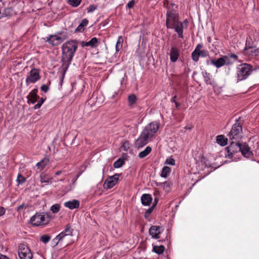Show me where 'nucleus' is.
<instances>
[{
	"label": "nucleus",
	"mask_w": 259,
	"mask_h": 259,
	"mask_svg": "<svg viewBox=\"0 0 259 259\" xmlns=\"http://www.w3.org/2000/svg\"><path fill=\"white\" fill-rule=\"evenodd\" d=\"M166 27L167 29H174L180 38H183L184 26L182 22L180 21L179 13L176 10L167 7L166 14Z\"/></svg>",
	"instance_id": "1"
},
{
	"label": "nucleus",
	"mask_w": 259,
	"mask_h": 259,
	"mask_svg": "<svg viewBox=\"0 0 259 259\" xmlns=\"http://www.w3.org/2000/svg\"><path fill=\"white\" fill-rule=\"evenodd\" d=\"M77 48L78 42L75 40H69L62 45L61 59L62 65L70 66Z\"/></svg>",
	"instance_id": "2"
},
{
	"label": "nucleus",
	"mask_w": 259,
	"mask_h": 259,
	"mask_svg": "<svg viewBox=\"0 0 259 259\" xmlns=\"http://www.w3.org/2000/svg\"><path fill=\"white\" fill-rule=\"evenodd\" d=\"M73 229L69 225H67L65 229L53 239V242L56 245H68L73 242L71 237L73 236Z\"/></svg>",
	"instance_id": "3"
},
{
	"label": "nucleus",
	"mask_w": 259,
	"mask_h": 259,
	"mask_svg": "<svg viewBox=\"0 0 259 259\" xmlns=\"http://www.w3.org/2000/svg\"><path fill=\"white\" fill-rule=\"evenodd\" d=\"M50 215L45 212L36 213L30 219V223L33 226H45L50 221Z\"/></svg>",
	"instance_id": "4"
},
{
	"label": "nucleus",
	"mask_w": 259,
	"mask_h": 259,
	"mask_svg": "<svg viewBox=\"0 0 259 259\" xmlns=\"http://www.w3.org/2000/svg\"><path fill=\"white\" fill-rule=\"evenodd\" d=\"M252 69V66L247 63L239 65L237 68V82L247 78L251 73Z\"/></svg>",
	"instance_id": "5"
},
{
	"label": "nucleus",
	"mask_w": 259,
	"mask_h": 259,
	"mask_svg": "<svg viewBox=\"0 0 259 259\" xmlns=\"http://www.w3.org/2000/svg\"><path fill=\"white\" fill-rule=\"evenodd\" d=\"M243 122L241 117H239L236 119L231 131L228 134V137L230 140L237 139L239 137V135L242 131Z\"/></svg>",
	"instance_id": "6"
},
{
	"label": "nucleus",
	"mask_w": 259,
	"mask_h": 259,
	"mask_svg": "<svg viewBox=\"0 0 259 259\" xmlns=\"http://www.w3.org/2000/svg\"><path fill=\"white\" fill-rule=\"evenodd\" d=\"M159 128V124L156 121L151 122L145 126L142 133H144L145 135L149 139H151L157 132Z\"/></svg>",
	"instance_id": "7"
},
{
	"label": "nucleus",
	"mask_w": 259,
	"mask_h": 259,
	"mask_svg": "<svg viewBox=\"0 0 259 259\" xmlns=\"http://www.w3.org/2000/svg\"><path fill=\"white\" fill-rule=\"evenodd\" d=\"M159 128V124L156 121L151 122L145 126L142 133H144L145 135L149 139H151L157 132Z\"/></svg>",
	"instance_id": "8"
},
{
	"label": "nucleus",
	"mask_w": 259,
	"mask_h": 259,
	"mask_svg": "<svg viewBox=\"0 0 259 259\" xmlns=\"http://www.w3.org/2000/svg\"><path fill=\"white\" fill-rule=\"evenodd\" d=\"M18 253L20 259H32V253L26 244L21 243L19 245Z\"/></svg>",
	"instance_id": "9"
},
{
	"label": "nucleus",
	"mask_w": 259,
	"mask_h": 259,
	"mask_svg": "<svg viewBox=\"0 0 259 259\" xmlns=\"http://www.w3.org/2000/svg\"><path fill=\"white\" fill-rule=\"evenodd\" d=\"M203 47L202 44H198L195 48V50L192 53V59L195 62L199 61V57H206L208 56L207 51L205 50H201Z\"/></svg>",
	"instance_id": "10"
},
{
	"label": "nucleus",
	"mask_w": 259,
	"mask_h": 259,
	"mask_svg": "<svg viewBox=\"0 0 259 259\" xmlns=\"http://www.w3.org/2000/svg\"><path fill=\"white\" fill-rule=\"evenodd\" d=\"M239 150H240V143L232 142L229 146L225 148L224 152L225 157L232 158L235 153L239 152Z\"/></svg>",
	"instance_id": "11"
},
{
	"label": "nucleus",
	"mask_w": 259,
	"mask_h": 259,
	"mask_svg": "<svg viewBox=\"0 0 259 259\" xmlns=\"http://www.w3.org/2000/svg\"><path fill=\"white\" fill-rule=\"evenodd\" d=\"M40 79V70L38 69L33 68L29 72L26 78V84L28 85L30 83H34Z\"/></svg>",
	"instance_id": "12"
},
{
	"label": "nucleus",
	"mask_w": 259,
	"mask_h": 259,
	"mask_svg": "<svg viewBox=\"0 0 259 259\" xmlns=\"http://www.w3.org/2000/svg\"><path fill=\"white\" fill-rule=\"evenodd\" d=\"M231 63L229 60V57L228 56L224 55L217 60L212 58L210 59V64L217 68H219L225 65H229Z\"/></svg>",
	"instance_id": "13"
},
{
	"label": "nucleus",
	"mask_w": 259,
	"mask_h": 259,
	"mask_svg": "<svg viewBox=\"0 0 259 259\" xmlns=\"http://www.w3.org/2000/svg\"><path fill=\"white\" fill-rule=\"evenodd\" d=\"M121 174H116L106 179L104 183V188L110 189L114 187L119 180Z\"/></svg>",
	"instance_id": "14"
},
{
	"label": "nucleus",
	"mask_w": 259,
	"mask_h": 259,
	"mask_svg": "<svg viewBox=\"0 0 259 259\" xmlns=\"http://www.w3.org/2000/svg\"><path fill=\"white\" fill-rule=\"evenodd\" d=\"M150 139L145 135L144 133H141L138 139L135 142V147L138 149L145 146Z\"/></svg>",
	"instance_id": "15"
},
{
	"label": "nucleus",
	"mask_w": 259,
	"mask_h": 259,
	"mask_svg": "<svg viewBox=\"0 0 259 259\" xmlns=\"http://www.w3.org/2000/svg\"><path fill=\"white\" fill-rule=\"evenodd\" d=\"M242 155L246 158H251L253 156V153L250 148L246 143H240V150Z\"/></svg>",
	"instance_id": "16"
},
{
	"label": "nucleus",
	"mask_w": 259,
	"mask_h": 259,
	"mask_svg": "<svg viewBox=\"0 0 259 259\" xmlns=\"http://www.w3.org/2000/svg\"><path fill=\"white\" fill-rule=\"evenodd\" d=\"M63 40L62 38L57 35H50L47 37V41L53 46L59 45Z\"/></svg>",
	"instance_id": "17"
},
{
	"label": "nucleus",
	"mask_w": 259,
	"mask_h": 259,
	"mask_svg": "<svg viewBox=\"0 0 259 259\" xmlns=\"http://www.w3.org/2000/svg\"><path fill=\"white\" fill-rule=\"evenodd\" d=\"M99 45L98 39L95 37L92 38L89 41H82L81 42V46L83 48L84 47H91L92 48H94L97 47Z\"/></svg>",
	"instance_id": "18"
},
{
	"label": "nucleus",
	"mask_w": 259,
	"mask_h": 259,
	"mask_svg": "<svg viewBox=\"0 0 259 259\" xmlns=\"http://www.w3.org/2000/svg\"><path fill=\"white\" fill-rule=\"evenodd\" d=\"M179 56L180 50L179 49L175 47H171L169 53L170 60L171 62H176Z\"/></svg>",
	"instance_id": "19"
},
{
	"label": "nucleus",
	"mask_w": 259,
	"mask_h": 259,
	"mask_svg": "<svg viewBox=\"0 0 259 259\" xmlns=\"http://www.w3.org/2000/svg\"><path fill=\"white\" fill-rule=\"evenodd\" d=\"M149 234L153 238H159V235L161 233V227L157 226H152L149 229Z\"/></svg>",
	"instance_id": "20"
},
{
	"label": "nucleus",
	"mask_w": 259,
	"mask_h": 259,
	"mask_svg": "<svg viewBox=\"0 0 259 259\" xmlns=\"http://www.w3.org/2000/svg\"><path fill=\"white\" fill-rule=\"evenodd\" d=\"M103 100L101 95H98L97 93L94 92L89 101L90 103L99 105L103 102Z\"/></svg>",
	"instance_id": "21"
},
{
	"label": "nucleus",
	"mask_w": 259,
	"mask_h": 259,
	"mask_svg": "<svg viewBox=\"0 0 259 259\" xmlns=\"http://www.w3.org/2000/svg\"><path fill=\"white\" fill-rule=\"evenodd\" d=\"M37 92L38 89L37 88H35L29 93V95L27 97L28 103H31L34 104L36 103L37 101Z\"/></svg>",
	"instance_id": "22"
},
{
	"label": "nucleus",
	"mask_w": 259,
	"mask_h": 259,
	"mask_svg": "<svg viewBox=\"0 0 259 259\" xmlns=\"http://www.w3.org/2000/svg\"><path fill=\"white\" fill-rule=\"evenodd\" d=\"M64 205L65 207L68 208L70 209H73L78 208L79 207L80 202L77 200L73 199L65 202Z\"/></svg>",
	"instance_id": "23"
},
{
	"label": "nucleus",
	"mask_w": 259,
	"mask_h": 259,
	"mask_svg": "<svg viewBox=\"0 0 259 259\" xmlns=\"http://www.w3.org/2000/svg\"><path fill=\"white\" fill-rule=\"evenodd\" d=\"M244 51L246 54L252 57L256 56L259 53L258 49L253 47H247L246 45L244 48Z\"/></svg>",
	"instance_id": "24"
},
{
	"label": "nucleus",
	"mask_w": 259,
	"mask_h": 259,
	"mask_svg": "<svg viewBox=\"0 0 259 259\" xmlns=\"http://www.w3.org/2000/svg\"><path fill=\"white\" fill-rule=\"evenodd\" d=\"M89 23V21L87 19L84 18L83 19L74 31V32H82L84 31L85 27L88 25Z\"/></svg>",
	"instance_id": "25"
},
{
	"label": "nucleus",
	"mask_w": 259,
	"mask_h": 259,
	"mask_svg": "<svg viewBox=\"0 0 259 259\" xmlns=\"http://www.w3.org/2000/svg\"><path fill=\"white\" fill-rule=\"evenodd\" d=\"M69 67V66H66V65H62V64L61 65V66L60 67L61 73H60V74L59 76V80H60L59 84L61 86L62 85L66 72L67 71Z\"/></svg>",
	"instance_id": "26"
},
{
	"label": "nucleus",
	"mask_w": 259,
	"mask_h": 259,
	"mask_svg": "<svg viewBox=\"0 0 259 259\" xmlns=\"http://www.w3.org/2000/svg\"><path fill=\"white\" fill-rule=\"evenodd\" d=\"M203 77L204 78V81L206 84H212V80L211 78V74L206 71H202V72Z\"/></svg>",
	"instance_id": "27"
},
{
	"label": "nucleus",
	"mask_w": 259,
	"mask_h": 259,
	"mask_svg": "<svg viewBox=\"0 0 259 259\" xmlns=\"http://www.w3.org/2000/svg\"><path fill=\"white\" fill-rule=\"evenodd\" d=\"M141 200L143 205L148 206L151 203L152 198L151 195H142Z\"/></svg>",
	"instance_id": "28"
},
{
	"label": "nucleus",
	"mask_w": 259,
	"mask_h": 259,
	"mask_svg": "<svg viewBox=\"0 0 259 259\" xmlns=\"http://www.w3.org/2000/svg\"><path fill=\"white\" fill-rule=\"evenodd\" d=\"M49 162V158H44L41 161L36 163V166L40 169H42L46 167Z\"/></svg>",
	"instance_id": "29"
},
{
	"label": "nucleus",
	"mask_w": 259,
	"mask_h": 259,
	"mask_svg": "<svg viewBox=\"0 0 259 259\" xmlns=\"http://www.w3.org/2000/svg\"><path fill=\"white\" fill-rule=\"evenodd\" d=\"M227 138H226L223 135H219L217 137V143L222 146H225L227 144Z\"/></svg>",
	"instance_id": "30"
},
{
	"label": "nucleus",
	"mask_w": 259,
	"mask_h": 259,
	"mask_svg": "<svg viewBox=\"0 0 259 259\" xmlns=\"http://www.w3.org/2000/svg\"><path fill=\"white\" fill-rule=\"evenodd\" d=\"M152 151L150 146H147L143 151L139 153L138 156L140 158H143L147 156Z\"/></svg>",
	"instance_id": "31"
},
{
	"label": "nucleus",
	"mask_w": 259,
	"mask_h": 259,
	"mask_svg": "<svg viewBox=\"0 0 259 259\" xmlns=\"http://www.w3.org/2000/svg\"><path fill=\"white\" fill-rule=\"evenodd\" d=\"M157 201V199H156V198H155V203H154V204H153L152 206H151V207L149 208L146 210V211L145 213V214H144L145 218L146 220H148V221H149V217L150 215L151 214V213L153 211V209H154V207H155V206H156V205L157 204V201Z\"/></svg>",
	"instance_id": "32"
},
{
	"label": "nucleus",
	"mask_w": 259,
	"mask_h": 259,
	"mask_svg": "<svg viewBox=\"0 0 259 259\" xmlns=\"http://www.w3.org/2000/svg\"><path fill=\"white\" fill-rule=\"evenodd\" d=\"M80 174H81L80 173L78 174V175H77L75 176V177L73 178L72 179V185L69 184L67 186V189L66 190H65V192L67 193L68 192H69L70 190H72L74 188V186L75 185L76 181H77V179L80 176Z\"/></svg>",
	"instance_id": "33"
},
{
	"label": "nucleus",
	"mask_w": 259,
	"mask_h": 259,
	"mask_svg": "<svg viewBox=\"0 0 259 259\" xmlns=\"http://www.w3.org/2000/svg\"><path fill=\"white\" fill-rule=\"evenodd\" d=\"M12 10L11 8H6L2 12L0 19L3 17H9L12 15Z\"/></svg>",
	"instance_id": "34"
},
{
	"label": "nucleus",
	"mask_w": 259,
	"mask_h": 259,
	"mask_svg": "<svg viewBox=\"0 0 259 259\" xmlns=\"http://www.w3.org/2000/svg\"><path fill=\"white\" fill-rule=\"evenodd\" d=\"M165 250V247L163 245L154 246L153 248V251L158 254H162Z\"/></svg>",
	"instance_id": "35"
},
{
	"label": "nucleus",
	"mask_w": 259,
	"mask_h": 259,
	"mask_svg": "<svg viewBox=\"0 0 259 259\" xmlns=\"http://www.w3.org/2000/svg\"><path fill=\"white\" fill-rule=\"evenodd\" d=\"M170 168L168 166H164L162 169L160 174V176L162 178H166L168 174L170 173Z\"/></svg>",
	"instance_id": "36"
},
{
	"label": "nucleus",
	"mask_w": 259,
	"mask_h": 259,
	"mask_svg": "<svg viewBox=\"0 0 259 259\" xmlns=\"http://www.w3.org/2000/svg\"><path fill=\"white\" fill-rule=\"evenodd\" d=\"M124 158H119L114 162L113 166L116 168H119L124 165Z\"/></svg>",
	"instance_id": "37"
},
{
	"label": "nucleus",
	"mask_w": 259,
	"mask_h": 259,
	"mask_svg": "<svg viewBox=\"0 0 259 259\" xmlns=\"http://www.w3.org/2000/svg\"><path fill=\"white\" fill-rule=\"evenodd\" d=\"M123 38L122 36H119L116 42L115 49L116 52H119L122 47Z\"/></svg>",
	"instance_id": "38"
},
{
	"label": "nucleus",
	"mask_w": 259,
	"mask_h": 259,
	"mask_svg": "<svg viewBox=\"0 0 259 259\" xmlns=\"http://www.w3.org/2000/svg\"><path fill=\"white\" fill-rule=\"evenodd\" d=\"M137 100V98L136 96L134 94H132L128 96V102L129 105L132 106L135 103H136Z\"/></svg>",
	"instance_id": "39"
},
{
	"label": "nucleus",
	"mask_w": 259,
	"mask_h": 259,
	"mask_svg": "<svg viewBox=\"0 0 259 259\" xmlns=\"http://www.w3.org/2000/svg\"><path fill=\"white\" fill-rule=\"evenodd\" d=\"M82 0H68V4L73 7H78Z\"/></svg>",
	"instance_id": "40"
},
{
	"label": "nucleus",
	"mask_w": 259,
	"mask_h": 259,
	"mask_svg": "<svg viewBox=\"0 0 259 259\" xmlns=\"http://www.w3.org/2000/svg\"><path fill=\"white\" fill-rule=\"evenodd\" d=\"M60 205L59 204H55L53 205L50 208V210L52 211L53 213H58L60 210Z\"/></svg>",
	"instance_id": "41"
},
{
	"label": "nucleus",
	"mask_w": 259,
	"mask_h": 259,
	"mask_svg": "<svg viewBox=\"0 0 259 259\" xmlns=\"http://www.w3.org/2000/svg\"><path fill=\"white\" fill-rule=\"evenodd\" d=\"M130 148V143L127 141H125L122 143L121 146V150L127 152Z\"/></svg>",
	"instance_id": "42"
},
{
	"label": "nucleus",
	"mask_w": 259,
	"mask_h": 259,
	"mask_svg": "<svg viewBox=\"0 0 259 259\" xmlns=\"http://www.w3.org/2000/svg\"><path fill=\"white\" fill-rule=\"evenodd\" d=\"M26 181L25 178L21 174H19L17 176V182L19 184H22Z\"/></svg>",
	"instance_id": "43"
},
{
	"label": "nucleus",
	"mask_w": 259,
	"mask_h": 259,
	"mask_svg": "<svg viewBox=\"0 0 259 259\" xmlns=\"http://www.w3.org/2000/svg\"><path fill=\"white\" fill-rule=\"evenodd\" d=\"M40 179L41 182L42 183H49L50 182L49 179L48 178L46 174L41 173L40 175Z\"/></svg>",
	"instance_id": "44"
},
{
	"label": "nucleus",
	"mask_w": 259,
	"mask_h": 259,
	"mask_svg": "<svg viewBox=\"0 0 259 259\" xmlns=\"http://www.w3.org/2000/svg\"><path fill=\"white\" fill-rule=\"evenodd\" d=\"M46 98H41L38 103L33 107L34 109H37L39 108L42 104L44 103Z\"/></svg>",
	"instance_id": "45"
},
{
	"label": "nucleus",
	"mask_w": 259,
	"mask_h": 259,
	"mask_svg": "<svg viewBox=\"0 0 259 259\" xmlns=\"http://www.w3.org/2000/svg\"><path fill=\"white\" fill-rule=\"evenodd\" d=\"M50 239H51V237L48 235H43L40 238V240L44 243H48L50 241Z\"/></svg>",
	"instance_id": "46"
},
{
	"label": "nucleus",
	"mask_w": 259,
	"mask_h": 259,
	"mask_svg": "<svg viewBox=\"0 0 259 259\" xmlns=\"http://www.w3.org/2000/svg\"><path fill=\"white\" fill-rule=\"evenodd\" d=\"M165 164L170 165H174L175 164V160L172 158H167L165 160Z\"/></svg>",
	"instance_id": "47"
},
{
	"label": "nucleus",
	"mask_w": 259,
	"mask_h": 259,
	"mask_svg": "<svg viewBox=\"0 0 259 259\" xmlns=\"http://www.w3.org/2000/svg\"><path fill=\"white\" fill-rule=\"evenodd\" d=\"M97 9V6L94 5H90L87 9L88 13H92Z\"/></svg>",
	"instance_id": "48"
},
{
	"label": "nucleus",
	"mask_w": 259,
	"mask_h": 259,
	"mask_svg": "<svg viewBox=\"0 0 259 259\" xmlns=\"http://www.w3.org/2000/svg\"><path fill=\"white\" fill-rule=\"evenodd\" d=\"M135 4V0H131L127 4L126 8L128 9H132L134 7Z\"/></svg>",
	"instance_id": "49"
},
{
	"label": "nucleus",
	"mask_w": 259,
	"mask_h": 259,
	"mask_svg": "<svg viewBox=\"0 0 259 259\" xmlns=\"http://www.w3.org/2000/svg\"><path fill=\"white\" fill-rule=\"evenodd\" d=\"M40 89L45 93H47L49 90V87L47 84H44L41 86Z\"/></svg>",
	"instance_id": "50"
},
{
	"label": "nucleus",
	"mask_w": 259,
	"mask_h": 259,
	"mask_svg": "<svg viewBox=\"0 0 259 259\" xmlns=\"http://www.w3.org/2000/svg\"><path fill=\"white\" fill-rule=\"evenodd\" d=\"M26 205L25 204H21L17 207V211H21L23 208H26Z\"/></svg>",
	"instance_id": "51"
},
{
	"label": "nucleus",
	"mask_w": 259,
	"mask_h": 259,
	"mask_svg": "<svg viewBox=\"0 0 259 259\" xmlns=\"http://www.w3.org/2000/svg\"><path fill=\"white\" fill-rule=\"evenodd\" d=\"M6 212V209L3 207H0V217L3 216Z\"/></svg>",
	"instance_id": "52"
},
{
	"label": "nucleus",
	"mask_w": 259,
	"mask_h": 259,
	"mask_svg": "<svg viewBox=\"0 0 259 259\" xmlns=\"http://www.w3.org/2000/svg\"><path fill=\"white\" fill-rule=\"evenodd\" d=\"M229 57L233 58L234 59V60H237L238 56L235 54H232L230 55V57Z\"/></svg>",
	"instance_id": "53"
},
{
	"label": "nucleus",
	"mask_w": 259,
	"mask_h": 259,
	"mask_svg": "<svg viewBox=\"0 0 259 259\" xmlns=\"http://www.w3.org/2000/svg\"><path fill=\"white\" fill-rule=\"evenodd\" d=\"M0 259H9L8 257L5 255L0 254Z\"/></svg>",
	"instance_id": "54"
},
{
	"label": "nucleus",
	"mask_w": 259,
	"mask_h": 259,
	"mask_svg": "<svg viewBox=\"0 0 259 259\" xmlns=\"http://www.w3.org/2000/svg\"><path fill=\"white\" fill-rule=\"evenodd\" d=\"M182 23H183V26L184 27V24L186 25V27H187L188 21V20L187 19H185Z\"/></svg>",
	"instance_id": "55"
},
{
	"label": "nucleus",
	"mask_w": 259,
	"mask_h": 259,
	"mask_svg": "<svg viewBox=\"0 0 259 259\" xmlns=\"http://www.w3.org/2000/svg\"><path fill=\"white\" fill-rule=\"evenodd\" d=\"M176 98H177V96H175L174 97H173L172 98V99H171V102L172 103H175V102H177L176 101Z\"/></svg>",
	"instance_id": "56"
},
{
	"label": "nucleus",
	"mask_w": 259,
	"mask_h": 259,
	"mask_svg": "<svg viewBox=\"0 0 259 259\" xmlns=\"http://www.w3.org/2000/svg\"><path fill=\"white\" fill-rule=\"evenodd\" d=\"M62 170H58L55 172V175L58 176L60 175L61 174H62Z\"/></svg>",
	"instance_id": "57"
},
{
	"label": "nucleus",
	"mask_w": 259,
	"mask_h": 259,
	"mask_svg": "<svg viewBox=\"0 0 259 259\" xmlns=\"http://www.w3.org/2000/svg\"><path fill=\"white\" fill-rule=\"evenodd\" d=\"M207 41L208 43H210L211 42V38L210 36L209 37H207Z\"/></svg>",
	"instance_id": "58"
},
{
	"label": "nucleus",
	"mask_w": 259,
	"mask_h": 259,
	"mask_svg": "<svg viewBox=\"0 0 259 259\" xmlns=\"http://www.w3.org/2000/svg\"><path fill=\"white\" fill-rule=\"evenodd\" d=\"M206 64L207 65H211V64H210V59L209 60H206Z\"/></svg>",
	"instance_id": "59"
},
{
	"label": "nucleus",
	"mask_w": 259,
	"mask_h": 259,
	"mask_svg": "<svg viewBox=\"0 0 259 259\" xmlns=\"http://www.w3.org/2000/svg\"><path fill=\"white\" fill-rule=\"evenodd\" d=\"M175 105H176V107L177 108H178L179 106H180V104L179 103H178V102H175Z\"/></svg>",
	"instance_id": "60"
},
{
	"label": "nucleus",
	"mask_w": 259,
	"mask_h": 259,
	"mask_svg": "<svg viewBox=\"0 0 259 259\" xmlns=\"http://www.w3.org/2000/svg\"><path fill=\"white\" fill-rule=\"evenodd\" d=\"M116 95V93H115V95H112V99H115V95Z\"/></svg>",
	"instance_id": "61"
},
{
	"label": "nucleus",
	"mask_w": 259,
	"mask_h": 259,
	"mask_svg": "<svg viewBox=\"0 0 259 259\" xmlns=\"http://www.w3.org/2000/svg\"><path fill=\"white\" fill-rule=\"evenodd\" d=\"M127 155L126 154H123V156H125V157H126Z\"/></svg>",
	"instance_id": "62"
},
{
	"label": "nucleus",
	"mask_w": 259,
	"mask_h": 259,
	"mask_svg": "<svg viewBox=\"0 0 259 259\" xmlns=\"http://www.w3.org/2000/svg\"><path fill=\"white\" fill-rule=\"evenodd\" d=\"M60 181H62V182H63V181H64V179H63V180L61 179Z\"/></svg>",
	"instance_id": "63"
},
{
	"label": "nucleus",
	"mask_w": 259,
	"mask_h": 259,
	"mask_svg": "<svg viewBox=\"0 0 259 259\" xmlns=\"http://www.w3.org/2000/svg\"><path fill=\"white\" fill-rule=\"evenodd\" d=\"M171 6L172 7V6L174 5V4H171Z\"/></svg>",
	"instance_id": "64"
}]
</instances>
